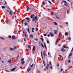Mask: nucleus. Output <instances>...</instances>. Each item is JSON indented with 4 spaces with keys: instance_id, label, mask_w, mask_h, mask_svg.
Segmentation results:
<instances>
[{
    "instance_id": "6",
    "label": "nucleus",
    "mask_w": 73,
    "mask_h": 73,
    "mask_svg": "<svg viewBox=\"0 0 73 73\" xmlns=\"http://www.w3.org/2000/svg\"><path fill=\"white\" fill-rule=\"evenodd\" d=\"M33 16H35V15L33 14L32 15H31L30 16L31 19H32V18H33Z\"/></svg>"
},
{
    "instance_id": "25",
    "label": "nucleus",
    "mask_w": 73,
    "mask_h": 73,
    "mask_svg": "<svg viewBox=\"0 0 73 73\" xmlns=\"http://www.w3.org/2000/svg\"><path fill=\"white\" fill-rule=\"evenodd\" d=\"M72 54L71 53L70 55H69V56H68V58H69V57H70V56H72Z\"/></svg>"
},
{
    "instance_id": "48",
    "label": "nucleus",
    "mask_w": 73,
    "mask_h": 73,
    "mask_svg": "<svg viewBox=\"0 0 73 73\" xmlns=\"http://www.w3.org/2000/svg\"><path fill=\"white\" fill-rule=\"evenodd\" d=\"M46 41L47 44H49V41H48V40H47Z\"/></svg>"
},
{
    "instance_id": "64",
    "label": "nucleus",
    "mask_w": 73,
    "mask_h": 73,
    "mask_svg": "<svg viewBox=\"0 0 73 73\" xmlns=\"http://www.w3.org/2000/svg\"><path fill=\"white\" fill-rule=\"evenodd\" d=\"M66 24L68 25V22H66Z\"/></svg>"
},
{
    "instance_id": "2",
    "label": "nucleus",
    "mask_w": 73,
    "mask_h": 73,
    "mask_svg": "<svg viewBox=\"0 0 73 73\" xmlns=\"http://www.w3.org/2000/svg\"><path fill=\"white\" fill-rule=\"evenodd\" d=\"M49 35H50V36H51V37H54V34H53V33H52V32H50V33H49Z\"/></svg>"
},
{
    "instance_id": "14",
    "label": "nucleus",
    "mask_w": 73,
    "mask_h": 73,
    "mask_svg": "<svg viewBox=\"0 0 73 73\" xmlns=\"http://www.w3.org/2000/svg\"><path fill=\"white\" fill-rule=\"evenodd\" d=\"M65 36H68V33L66 32L65 33Z\"/></svg>"
},
{
    "instance_id": "29",
    "label": "nucleus",
    "mask_w": 73,
    "mask_h": 73,
    "mask_svg": "<svg viewBox=\"0 0 73 73\" xmlns=\"http://www.w3.org/2000/svg\"><path fill=\"white\" fill-rule=\"evenodd\" d=\"M9 49H10V50H14V49L12 48H10Z\"/></svg>"
},
{
    "instance_id": "55",
    "label": "nucleus",
    "mask_w": 73,
    "mask_h": 73,
    "mask_svg": "<svg viewBox=\"0 0 73 73\" xmlns=\"http://www.w3.org/2000/svg\"><path fill=\"white\" fill-rule=\"evenodd\" d=\"M15 48L14 49H16V46H14Z\"/></svg>"
},
{
    "instance_id": "28",
    "label": "nucleus",
    "mask_w": 73,
    "mask_h": 73,
    "mask_svg": "<svg viewBox=\"0 0 73 73\" xmlns=\"http://www.w3.org/2000/svg\"><path fill=\"white\" fill-rule=\"evenodd\" d=\"M41 46L43 48H44V45L42 44V43H41Z\"/></svg>"
},
{
    "instance_id": "7",
    "label": "nucleus",
    "mask_w": 73,
    "mask_h": 73,
    "mask_svg": "<svg viewBox=\"0 0 73 73\" xmlns=\"http://www.w3.org/2000/svg\"><path fill=\"white\" fill-rule=\"evenodd\" d=\"M61 51L62 52H65V51H66V50H65V49H64V48L62 47L61 49Z\"/></svg>"
},
{
    "instance_id": "9",
    "label": "nucleus",
    "mask_w": 73,
    "mask_h": 73,
    "mask_svg": "<svg viewBox=\"0 0 73 73\" xmlns=\"http://www.w3.org/2000/svg\"><path fill=\"white\" fill-rule=\"evenodd\" d=\"M9 13L10 14V15L11 16V15H12V10H10L9 11Z\"/></svg>"
},
{
    "instance_id": "62",
    "label": "nucleus",
    "mask_w": 73,
    "mask_h": 73,
    "mask_svg": "<svg viewBox=\"0 0 73 73\" xmlns=\"http://www.w3.org/2000/svg\"><path fill=\"white\" fill-rule=\"evenodd\" d=\"M68 62H69V63L70 62V60H68Z\"/></svg>"
},
{
    "instance_id": "58",
    "label": "nucleus",
    "mask_w": 73,
    "mask_h": 73,
    "mask_svg": "<svg viewBox=\"0 0 73 73\" xmlns=\"http://www.w3.org/2000/svg\"><path fill=\"white\" fill-rule=\"evenodd\" d=\"M63 48H66V46H63Z\"/></svg>"
},
{
    "instance_id": "15",
    "label": "nucleus",
    "mask_w": 73,
    "mask_h": 73,
    "mask_svg": "<svg viewBox=\"0 0 73 73\" xmlns=\"http://www.w3.org/2000/svg\"><path fill=\"white\" fill-rule=\"evenodd\" d=\"M21 64H25V61H21Z\"/></svg>"
},
{
    "instance_id": "31",
    "label": "nucleus",
    "mask_w": 73,
    "mask_h": 73,
    "mask_svg": "<svg viewBox=\"0 0 73 73\" xmlns=\"http://www.w3.org/2000/svg\"><path fill=\"white\" fill-rule=\"evenodd\" d=\"M25 25H28V24L26 22L25 23Z\"/></svg>"
},
{
    "instance_id": "46",
    "label": "nucleus",
    "mask_w": 73,
    "mask_h": 73,
    "mask_svg": "<svg viewBox=\"0 0 73 73\" xmlns=\"http://www.w3.org/2000/svg\"><path fill=\"white\" fill-rule=\"evenodd\" d=\"M42 4V5H45V2H43Z\"/></svg>"
},
{
    "instance_id": "56",
    "label": "nucleus",
    "mask_w": 73,
    "mask_h": 73,
    "mask_svg": "<svg viewBox=\"0 0 73 73\" xmlns=\"http://www.w3.org/2000/svg\"><path fill=\"white\" fill-rule=\"evenodd\" d=\"M30 66L31 68H32V67H33V64H32V65H31Z\"/></svg>"
},
{
    "instance_id": "53",
    "label": "nucleus",
    "mask_w": 73,
    "mask_h": 73,
    "mask_svg": "<svg viewBox=\"0 0 73 73\" xmlns=\"http://www.w3.org/2000/svg\"><path fill=\"white\" fill-rule=\"evenodd\" d=\"M47 9H48V8L46 9V11H49V9H48L47 10Z\"/></svg>"
},
{
    "instance_id": "41",
    "label": "nucleus",
    "mask_w": 73,
    "mask_h": 73,
    "mask_svg": "<svg viewBox=\"0 0 73 73\" xmlns=\"http://www.w3.org/2000/svg\"><path fill=\"white\" fill-rule=\"evenodd\" d=\"M6 49H7V48H6V47H4L3 48V50H6Z\"/></svg>"
},
{
    "instance_id": "10",
    "label": "nucleus",
    "mask_w": 73,
    "mask_h": 73,
    "mask_svg": "<svg viewBox=\"0 0 73 73\" xmlns=\"http://www.w3.org/2000/svg\"><path fill=\"white\" fill-rule=\"evenodd\" d=\"M16 69V68H13L11 70V71H14V70H15Z\"/></svg>"
},
{
    "instance_id": "11",
    "label": "nucleus",
    "mask_w": 73,
    "mask_h": 73,
    "mask_svg": "<svg viewBox=\"0 0 73 73\" xmlns=\"http://www.w3.org/2000/svg\"><path fill=\"white\" fill-rule=\"evenodd\" d=\"M43 55L44 56V57H45L46 56V54H45V51H44L43 52Z\"/></svg>"
},
{
    "instance_id": "40",
    "label": "nucleus",
    "mask_w": 73,
    "mask_h": 73,
    "mask_svg": "<svg viewBox=\"0 0 73 73\" xmlns=\"http://www.w3.org/2000/svg\"><path fill=\"white\" fill-rule=\"evenodd\" d=\"M11 59H10V60H8V62H9V63H11Z\"/></svg>"
},
{
    "instance_id": "4",
    "label": "nucleus",
    "mask_w": 73,
    "mask_h": 73,
    "mask_svg": "<svg viewBox=\"0 0 73 73\" xmlns=\"http://www.w3.org/2000/svg\"><path fill=\"white\" fill-rule=\"evenodd\" d=\"M60 39L59 40L57 39L56 40V42H55V43L56 45H57V43H58V41H60Z\"/></svg>"
},
{
    "instance_id": "5",
    "label": "nucleus",
    "mask_w": 73,
    "mask_h": 73,
    "mask_svg": "<svg viewBox=\"0 0 73 73\" xmlns=\"http://www.w3.org/2000/svg\"><path fill=\"white\" fill-rule=\"evenodd\" d=\"M49 67V64H48L47 66H46V69H48V68Z\"/></svg>"
},
{
    "instance_id": "22",
    "label": "nucleus",
    "mask_w": 73,
    "mask_h": 73,
    "mask_svg": "<svg viewBox=\"0 0 73 73\" xmlns=\"http://www.w3.org/2000/svg\"><path fill=\"white\" fill-rule=\"evenodd\" d=\"M34 28H32V31H31L32 32H33V33L34 32V31H33V30H34Z\"/></svg>"
},
{
    "instance_id": "33",
    "label": "nucleus",
    "mask_w": 73,
    "mask_h": 73,
    "mask_svg": "<svg viewBox=\"0 0 73 73\" xmlns=\"http://www.w3.org/2000/svg\"><path fill=\"white\" fill-rule=\"evenodd\" d=\"M25 19L26 20H28V19H29V18L28 17H27Z\"/></svg>"
},
{
    "instance_id": "39",
    "label": "nucleus",
    "mask_w": 73,
    "mask_h": 73,
    "mask_svg": "<svg viewBox=\"0 0 73 73\" xmlns=\"http://www.w3.org/2000/svg\"><path fill=\"white\" fill-rule=\"evenodd\" d=\"M5 22H6V23L7 24H8V23H8V21H5Z\"/></svg>"
},
{
    "instance_id": "36",
    "label": "nucleus",
    "mask_w": 73,
    "mask_h": 73,
    "mask_svg": "<svg viewBox=\"0 0 73 73\" xmlns=\"http://www.w3.org/2000/svg\"><path fill=\"white\" fill-rule=\"evenodd\" d=\"M33 50H35V46H33Z\"/></svg>"
},
{
    "instance_id": "20",
    "label": "nucleus",
    "mask_w": 73,
    "mask_h": 73,
    "mask_svg": "<svg viewBox=\"0 0 73 73\" xmlns=\"http://www.w3.org/2000/svg\"><path fill=\"white\" fill-rule=\"evenodd\" d=\"M44 46L45 48H46V44H45V42H44Z\"/></svg>"
},
{
    "instance_id": "44",
    "label": "nucleus",
    "mask_w": 73,
    "mask_h": 73,
    "mask_svg": "<svg viewBox=\"0 0 73 73\" xmlns=\"http://www.w3.org/2000/svg\"><path fill=\"white\" fill-rule=\"evenodd\" d=\"M54 23L55 24V25H57V23L56 22H54Z\"/></svg>"
},
{
    "instance_id": "59",
    "label": "nucleus",
    "mask_w": 73,
    "mask_h": 73,
    "mask_svg": "<svg viewBox=\"0 0 73 73\" xmlns=\"http://www.w3.org/2000/svg\"><path fill=\"white\" fill-rule=\"evenodd\" d=\"M67 13L68 14H69V11H67Z\"/></svg>"
},
{
    "instance_id": "47",
    "label": "nucleus",
    "mask_w": 73,
    "mask_h": 73,
    "mask_svg": "<svg viewBox=\"0 0 73 73\" xmlns=\"http://www.w3.org/2000/svg\"><path fill=\"white\" fill-rule=\"evenodd\" d=\"M36 41H38V38H35Z\"/></svg>"
},
{
    "instance_id": "19",
    "label": "nucleus",
    "mask_w": 73,
    "mask_h": 73,
    "mask_svg": "<svg viewBox=\"0 0 73 73\" xmlns=\"http://www.w3.org/2000/svg\"><path fill=\"white\" fill-rule=\"evenodd\" d=\"M6 8H7V9H9V10H11V9H10L9 7L8 6L6 7Z\"/></svg>"
},
{
    "instance_id": "3",
    "label": "nucleus",
    "mask_w": 73,
    "mask_h": 73,
    "mask_svg": "<svg viewBox=\"0 0 73 73\" xmlns=\"http://www.w3.org/2000/svg\"><path fill=\"white\" fill-rule=\"evenodd\" d=\"M31 70V67H29L28 68L27 71L28 72H29Z\"/></svg>"
},
{
    "instance_id": "17",
    "label": "nucleus",
    "mask_w": 73,
    "mask_h": 73,
    "mask_svg": "<svg viewBox=\"0 0 73 73\" xmlns=\"http://www.w3.org/2000/svg\"><path fill=\"white\" fill-rule=\"evenodd\" d=\"M29 48H30V50H31V46L29 45H28L27 46Z\"/></svg>"
},
{
    "instance_id": "54",
    "label": "nucleus",
    "mask_w": 73,
    "mask_h": 73,
    "mask_svg": "<svg viewBox=\"0 0 73 73\" xmlns=\"http://www.w3.org/2000/svg\"><path fill=\"white\" fill-rule=\"evenodd\" d=\"M23 39L24 41H25H25H26V40H25V38H24Z\"/></svg>"
},
{
    "instance_id": "52",
    "label": "nucleus",
    "mask_w": 73,
    "mask_h": 73,
    "mask_svg": "<svg viewBox=\"0 0 73 73\" xmlns=\"http://www.w3.org/2000/svg\"><path fill=\"white\" fill-rule=\"evenodd\" d=\"M43 35H44V36H46V34H44Z\"/></svg>"
},
{
    "instance_id": "27",
    "label": "nucleus",
    "mask_w": 73,
    "mask_h": 73,
    "mask_svg": "<svg viewBox=\"0 0 73 73\" xmlns=\"http://www.w3.org/2000/svg\"><path fill=\"white\" fill-rule=\"evenodd\" d=\"M24 60V58H23L22 59H21V61H23Z\"/></svg>"
},
{
    "instance_id": "23",
    "label": "nucleus",
    "mask_w": 73,
    "mask_h": 73,
    "mask_svg": "<svg viewBox=\"0 0 73 73\" xmlns=\"http://www.w3.org/2000/svg\"><path fill=\"white\" fill-rule=\"evenodd\" d=\"M25 19H24L22 21V24H23V22L24 21H25Z\"/></svg>"
},
{
    "instance_id": "24",
    "label": "nucleus",
    "mask_w": 73,
    "mask_h": 73,
    "mask_svg": "<svg viewBox=\"0 0 73 73\" xmlns=\"http://www.w3.org/2000/svg\"><path fill=\"white\" fill-rule=\"evenodd\" d=\"M29 9H30V8H29V7H27V8L26 10V11H27V12L28 11V10H29Z\"/></svg>"
},
{
    "instance_id": "50",
    "label": "nucleus",
    "mask_w": 73,
    "mask_h": 73,
    "mask_svg": "<svg viewBox=\"0 0 73 73\" xmlns=\"http://www.w3.org/2000/svg\"><path fill=\"white\" fill-rule=\"evenodd\" d=\"M68 5V4H67V3H65L64 4V5H66H66Z\"/></svg>"
},
{
    "instance_id": "12",
    "label": "nucleus",
    "mask_w": 73,
    "mask_h": 73,
    "mask_svg": "<svg viewBox=\"0 0 73 73\" xmlns=\"http://www.w3.org/2000/svg\"><path fill=\"white\" fill-rule=\"evenodd\" d=\"M30 9H31V10H33H33H34V9H33V8L32 7V6H31Z\"/></svg>"
},
{
    "instance_id": "45",
    "label": "nucleus",
    "mask_w": 73,
    "mask_h": 73,
    "mask_svg": "<svg viewBox=\"0 0 73 73\" xmlns=\"http://www.w3.org/2000/svg\"><path fill=\"white\" fill-rule=\"evenodd\" d=\"M2 8H5V6H2Z\"/></svg>"
},
{
    "instance_id": "38",
    "label": "nucleus",
    "mask_w": 73,
    "mask_h": 73,
    "mask_svg": "<svg viewBox=\"0 0 73 73\" xmlns=\"http://www.w3.org/2000/svg\"><path fill=\"white\" fill-rule=\"evenodd\" d=\"M63 1V2H65V3H67V2H66V1H65V0Z\"/></svg>"
},
{
    "instance_id": "18",
    "label": "nucleus",
    "mask_w": 73,
    "mask_h": 73,
    "mask_svg": "<svg viewBox=\"0 0 73 73\" xmlns=\"http://www.w3.org/2000/svg\"><path fill=\"white\" fill-rule=\"evenodd\" d=\"M30 36L31 37V38H33V35H30Z\"/></svg>"
},
{
    "instance_id": "37",
    "label": "nucleus",
    "mask_w": 73,
    "mask_h": 73,
    "mask_svg": "<svg viewBox=\"0 0 73 73\" xmlns=\"http://www.w3.org/2000/svg\"><path fill=\"white\" fill-rule=\"evenodd\" d=\"M43 63L44 64V65L45 67V62H44V60H43Z\"/></svg>"
},
{
    "instance_id": "60",
    "label": "nucleus",
    "mask_w": 73,
    "mask_h": 73,
    "mask_svg": "<svg viewBox=\"0 0 73 73\" xmlns=\"http://www.w3.org/2000/svg\"><path fill=\"white\" fill-rule=\"evenodd\" d=\"M5 71H6V72H9V71H8V70H5Z\"/></svg>"
},
{
    "instance_id": "8",
    "label": "nucleus",
    "mask_w": 73,
    "mask_h": 73,
    "mask_svg": "<svg viewBox=\"0 0 73 73\" xmlns=\"http://www.w3.org/2000/svg\"><path fill=\"white\" fill-rule=\"evenodd\" d=\"M54 34L55 35H57V30H55L54 31Z\"/></svg>"
},
{
    "instance_id": "13",
    "label": "nucleus",
    "mask_w": 73,
    "mask_h": 73,
    "mask_svg": "<svg viewBox=\"0 0 73 73\" xmlns=\"http://www.w3.org/2000/svg\"><path fill=\"white\" fill-rule=\"evenodd\" d=\"M12 39H15V36L14 35H13L12 36Z\"/></svg>"
},
{
    "instance_id": "21",
    "label": "nucleus",
    "mask_w": 73,
    "mask_h": 73,
    "mask_svg": "<svg viewBox=\"0 0 73 73\" xmlns=\"http://www.w3.org/2000/svg\"><path fill=\"white\" fill-rule=\"evenodd\" d=\"M40 39L42 40V42H44V40H43V38H40Z\"/></svg>"
},
{
    "instance_id": "51",
    "label": "nucleus",
    "mask_w": 73,
    "mask_h": 73,
    "mask_svg": "<svg viewBox=\"0 0 73 73\" xmlns=\"http://www.w3.org/2000/svg\"><path fill=\"white\" fill-rule=\"evenodd\" d=\"M63 69L62 68L60 70V71L61 72H62V71H63Z\"/></svg>"
},
{
    "instance_id": "63",
    "label": "nucleus",
    "mask_w": 73,
    "mask_h": 73,
    "mask_svg": "<svg viewBox=\"0 0 73 73\" xmlns=\"http://www.w3.org/2000/svg\"><path fill=\"white\" fill-rule=\"evenodd\" d=\"M48 37H50V35H49V34L48 35Z\"/></svg>"
},
{
    "instance_id": "1",
    "label": "nucleus",
    "mask_w": 73,
    "mask_h": 73,
    "mask_svg": "<svg viewBox=\"0 0 73 73\" xmlns=\"http://www.w3.org/2000/svg\"><path fill=\"white\" fill-rule=\"evenodd\" d=\"M37 16L34 17L32 20V21H35V20L36 21H37Z\"/></svg>"
},
{
    "instance_id": "61",
    "label": "nucleus",
    "mask_w": 73,
    "mask_h": 73,
    "mask_svg": "<svg viewBox=\"0 0 73 73\" xmlns=\"http://www.w3.org/2000/svg\"><path fill=\"white\" fill-rule=\"evenodd\" d=\"M19 57H20V56L19 55H18V56L17 57V58H19Z\"/></svg>"
},
{
    "instance_id": "42",
    "label": "nucleus",
    "mask_w": 73,
    "mask_h": 73,
    "mask_svg": "<svg viewBox=\"0 0 73 73\" xmlns=\"http://www.w3.org/2000/svg\"><path fill=\"white\" fill-rule=\"evenodd\" d=\"M36 31H38V28H36Z\"/></svg>"
},
{
    "instance_id": "32",
    "label": "nucleus",
    "mask_w": 73,
    "mask_h": 73,
    "mask_svg": "<svg viewBox=\"0 0 73 73\" xmlns=\"http://www.w3.org/2000/svg\"><path fill=\"white\" fill-rule=\"evenodd\" d=\"M51 14L52 15H54V13L52 11L51 13Z\"/></svg>"
},
{
    "instance_id": "34",
    "label": "nucleus",
    "mask_w": 73,
    "mask_h": 73,
    "mask_svg": "<svg viewBox=\"0 0 73 73\" xmlns=\"http://www.w3.org/2000/svg\"><path fill=\"white\" fill-rule=\"evenodd\" d=\"M27 31H28L29 33H30V32L29 31V28H28L27 29Z\"/></svg>"
},
{
    "instance_id": "30",
    "label": "nucleus",
    "mask_w": 73,
    "mask_h": 73,
    "mask_svg": "<svg viewBox=\"0 0 73 73\" xmlns=\"http://www.w3.org/2000/svg\"><path fill=\"white\" fill-rule=\"evenodd\" d=\"M0 38H1V39H2V40H5L4 38L2 37H0Z\"/></svg>"
},
{
    "instance_id": "49",
    "label": "nucleus",
    "mask_w": 73,
    "mask_h": 73,
    "mask_svg": "<svg viewBox=\"0 0 73 73\" xmlns=\"http://www.w3.org/2000/svg\"><path fill=\"white\" fill-rule=\"evenodd\" d=\"M8 37L9 38H11V35H9L8 36Z\"/></svg>"
},
{
    "instance_id": "57",
    "label": "nucleus",
    "mask_w": 73,
    "mask_h": 73,
    "mask_svg": "<svg viewBox=\"0 0 73 73\" xmlns=\"http://www.w3.org/2000/svg\"><path fill=\"white\" fill-rule=\"evenodd\" d=\"M50 68H51V69H53V67H52V66L50 67Z\"/></svg>"
},
{
    "instance_id": "26",
    "label": "nucleus",
    "mask_w": 73,
    "mask_h": 73,
    "mask_svg": "<svg viewBox=\"0 0 73 73\" xmlns=\"http://www.w3.org/2000/svg\"><path fill=\"white\" fill-rule=\"evenodd\" d=\"M68 40H71V38H70V37H69L68 38Z\"/></svg>"
},
{
    "instance_id": "35",
    "label": "nucleus",
    "mask_w": 73,
    "mask_h": 73,
    "mask_svg": "<svg viewBox=\"0 0 73 73\" xmlns=\"http://www.w3.org/2000/svg\"><path fill=\"white\" fill-rule=\"evenodd\" d=\"M25 37H27V34L26 33H25Z\"/></svg>"
},
{
    "instance_id": "16",
    "label": "nucleus",
    "mask_w": 73,
    "mask_h": 73,
    "mask_svg": "<svg viewBox=\"0 0 73 73\" xmlns=\"http://www.w3.org/2000/svg\"><path fill=\"white\" fill-rule=\"evenodd\" d=\"M41 54L42 58H43V56H42V51L41 52Z\"/></svg>"
},
{
    "instance_id": "43",
    "label": "nucleus",
    "mask_w": 73,
    "mask_h": 73,
    "mask_svg": "<svg viewBox=\"0 0 73 73\" xmlns=\"http://www.w3.org/2000/svg\"><path fill=\"white\" fill-rule=\"evenodd\" d=\"M48 2L50 4H52V3L50 2L49 1H48Z\"/></svg>"
}]
</instances>
